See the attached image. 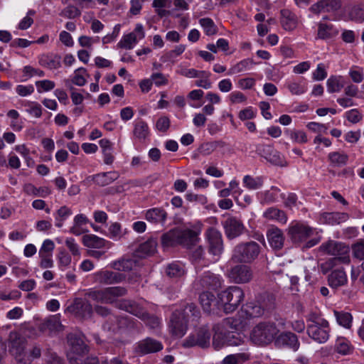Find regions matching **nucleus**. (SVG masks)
<instances>
[{
	"instance_id": "obj_45",
	"label": "nucleus",
	"mask_w": 364,
	"mask_h": 364,
	"mask_svg": "<svg viewBox=\"0 0 364 364\" xmlns=\"http://www.w3.org/2000/svg\"><path fill=\"white\" fill-rule=\"evenodd\" d=\"M25 192L28 195L46 198L51 193L50 189L47 186L36 187L32 183L27 184L24 188Z\"/></svg>"
},
{
	"instance_id": "obj_39",
	"label": "nucleus",
	"mask_w": 364,
	"mask_h": 364,
	"mask_svg": "<svg viewBox=\"0 0 364 364\" xmlns=\"http://www.w3.org/2000/svg\"><path fill=\"white\" fill-rule=\"evenodd\" d=\"M284 134L290 139L293 143L305 144L308 141L307 134L305 132L298 129H285Z\"/></svg>"
},
{
	"instance_id": "obj_64",
	"label": "nucleus",
	"mask_w": 364,
	"mask_h": 364,
	"mask_svg": "<svg viewBox=\"0 0 364 364\" xmlns=\"http://www.w3.org/2000/svg\"><path fill=\"white\" fill-rule=\"evenodd\" d=\"M23 76L26 78H31L34 75L44 77L45 72L38 68H34L31 65H26L23 68Z\"/></svg>"
},
{
	"instance_id": "obj_61",
	"label": "nucleus",
	"mask_w": 364,
	"mask_h": 364,
	"mask_svg": "<svg viewBox=\"0 0 364 364\" xmlns=\"http://www.w3.org/2000/svg\"><path fill=\"white\" fill-rule=\"evenodd\" d=\"M41 355V350L38 346H34L32 350L27 351L26 356L23 358V364H31L32 361L40 358Z\"/></svg>"
},
{
	"instance_id": "obj_10",
	"label": "nucleus",
	"mask_w": 364,
	"mask_h": 364,
	"mask_svg": "<svg viewBox=\"0 0 364 364\" xmlns=\"http://www.w3.org/2000/svg\"><path fill=\"white\" fill-rule=\"evenodd\" d=\"M306 331L314 341L318 343H324L329 338V323L323 319L320 323L315 322L314 324L308 325Z\"/></svg>"
},
{
	"instance_id": "obj_12",
	"label": "nucleus",
	"mask_w": 364,
	"mask_h": 364,
	"mask_svg": "<svg viewBox=\"0 0 364 364\" xmlns=\"http://www.w3.org/2000/svg\"><path fill=\"white\" fill-rule=\"evenodd\" d=\"M163 348L164 345L161 341L151 337H146L134 345V351L136 354L142 356L159 352Z\"/></svg>"
},
{
	"instance_id": "obj_4",
	"label": "nucleus",
	"mask_w": 364,
	"mask_h": 364,
	"mask_svg": "<svg viewBox=\"0 0 364 364\" xmlns=\"http://www.w3.org/2000/svg\"><path fill=\"white\" fill-rule=\"evenodd\" d=\"M279 332L274 322H260L256 325L250 333L251 341L257 346H267L275 338Z\"/></svg>"
},
{
	"instance_id": "obj_1",
	"label": "nucleus",
	"mask_w": 364,
	"mask_h": 364,
	"mask_svg": "<svg viewBox=\"0 0 364 364\" xmlns=\"http://www.w3.org/2000/svg\"><path fill=\"white\" fill-rule=\"evenodd\" d=\"M200 318V311L194 303H186L179 309H175L171 316L169 328L173 336L183 337L190 321L196 325Z\"/></svg>"
},
{
	"instance_id": "obj_36",
	"label": "nucleus",
	"mask_w": 364,
	"mask_h": 364,
	"mask_svg": "<svg viewBox=\"0 0 364 364\" xmlns=\"http://www.w3.org/2000/svg\"><path fill=\"white\" fill-rule=\"evenodd\" d=\"M215 333L213 337V346L215 350H220L225 346H228L226 341H228L227 330H222L219 331V325L216 324L213 326Z\"/></svg>"
},
{
	"instance_id": "obj_47",
	"label": "nucleus",
	"mask_w": 364,
	"mask_h": 364,
	"mask_svg": "<svg viewBox=\"0 0 364 364\" xmlns=\"http://www.w3.org/2000/svg\"><path fill=\"white\" fill-rule=\"evenodd\" d=\"M328 160L334 166L341 167L346 165L348 160L347 154L338 151H333L328 154Z\"/></svg>"
},
{
	"instance_id": "obj_40",
	"label": "nucleus",
	"mask_w": 364,
	"mask_h": 364,
	"mask_svg": "<svg viewBox=\"0 0 364 364\" xmlns=\"http://www.w3.org/2000/svg\"><path fill=\"white\" fill-rule=\"evenodd\" d=\"M73 214L72 210L66 206H61L58 210L53 213L55 223V225L57 228H62L64 222Z\"/></svg>"
},
{
	"instance_id": "obj_48",
	"label": "nucleus",
	"mask_w": 364,
	"mask_h": 364,
	"mask_svg": "<svg viewBox=\"0 0 364 364\" xmlns=\"http://www.w3.org/2000/svg\"><path fill=\"white\" fill-rule=\"evenodd\" d=\"M334 314L338 323L346 328H350L352 325L353 316L350 313L346 311H335Z\"/></svg>"
},
{
	"instance_id": "obj_54",
	"label": "nucleus",
	"mask_w": 364,
	"mask_h": 364,
	"mask_svg": "<svg viewBox=\"0 0 364 364\" xmlns=\"http://www.w3.org/2000/svg\"><path fill=\"white\" fill-rule=\"evenodd\" d=\"M349 15L352 20L362 22L364 21V2L355 5L350 11Z\"/></svg>"
},
{
	"instance_id": "obj_28",
	"label": "nucleus",
	"mask_w": 364,
	"mask_h": 364,
	"mask_svg": "<svg viewBox=\"0 0 364 364\" xmlns=\"http://www.w3.org/2000/svg\"><path fill=\"white\" fill-rule=\"evenodd\" d=\"M38 63L50 70L58 69L61 67V57L55 53H47L38 57Z\"/></svg>"
},
{
	"instance_id": "obj_22",
	"label": "nucleus",
	"mask_w": 364,
	"mask_h": 364,
	"mask_svg": "<svg viewBox=\"0 0 364 364\" xmlns=\"http://www.w3.org/2000/svg\"><path fill=\"white\" fill-rule=\"evenodd\" d=\"M341 7V0H320L313 4L310 10L314 14L338 11Z\"/></svg>"
},
{
	"instance_id": "obj_24",
	"label": "nucleus",
	"mask_w": 364,
	"mask_h": 364,
	"mask_svg": "<svg viewBox=\"0 0 364 364\" xmlns=\"http://www.w3.org/2000/svg\"><path fill=\"white\" fill-rule=\"evenodd\" d=\"M167 213L161 207L151 208L146 210L145 219L154 224L164 225L167 219Z\"/></svg>"
},
{
	"instance_id": "obj_11",
	"label": "nucleus",
	"mask_w": 364,
	"mask_h": 364,
	"mask_svg": "<svg viewBox=\"0 0 364 364\" xmlns=\"http://www.w3.org/2000/svg\"><path fill=\"white\" fill-rule=\"evenodd\" d=\"M274 346L277 348H284L296 352L300 348L298 336L291 331H283L276 336Z\"/></svg>"
},
{
	"instance_id": "obj_50",
	"label": "nucleus",
	"mask_w": 364,
	"mask_h": 364,
	"mask_svg": "<svg viewBox=\"0 0 364 364\" xmlns=\"http://www.w3.org/2000/svg\"><path fill=\"white\" fill-rule=\"evenodd\" d=\"M186 50L185 45H178L174 49L166 52L161 57V60L164 63L173 62L174 59L181 55Z\"/></svg>"
},
{
	"instance_id": "obj_62",
	"label": "nucleus",
	"mask_w": 364,
	"mask_h": 364,
	"mask_svg": "<svg viewBox=\"0 0 364 364\" xmlns=\"http://www.w3.org/2000/svg\"><path fill=\"white\" fill-rule=\"evenodd\" d=\"M35 14L36 11L34 10L29 9L27 12V15L20 21L18 28L21 30H26L31 27L33 23V19L31 16Z\"/></svg>"
},
{
	"instance_id": "obj_21",
	"label": "nucleus",
	"mask_w": 364,
	"mask_h": 364,
	"mask_svg": "<svg viewBox=\"0 0 364 364\" xmlns=\"http://www.w3.org/2000/svg\"><path fill=\"white\" fill-rule=\"evenodd\" d=\"M280 23L285 31H292L298 26L297 16L289 9H282L280 11Z\"/></svg>"
},
{
	"instance_id": "obj_32",
	"label": "nucleus",
	"mask_w": 364,
	"mask_h": 364,
	"mask_svg": "<svg viewBox=\"0 0 364 364\" xmlns=\"http://www.w3.org/2000/svg\"><path fill=\"white\" fill-rule=\"evenodd\" d=\"M82 240V244L89 248L100 249L106 247L107 245L110 244V242L92 234L83 235Z\"/></svg>"
},
{
	"instance_id": "obj_25",
	"label": "nucleus",
	"mask_w": 364,
	"mask_h": 364,
	"mask_svg": "<svg viewBox=\"0 0 364 364\" xmlns=\"http://www.w3.org/2000/svg\"><path fill=\"white\" fill-rule=\"evenodd\" d=\"M267 237L269 245L276 250H281L284 246V236L283 232L278 228H272L267 232Z\"/></svg>"
},
{
	"instance_id": "obj_58",
	"label": "nucleus",
	"mask_w": 364,
	"mask_h": 364,
	"mask_svg": "<svg viewBox=\"0 0 364 364\" xmlns=\"http://www.w3.org/2000/svg\"><path fill=\"white\" fill-rule=\"evenodd\" d=\"M280 189L277 186H272L270 190L265 191L263 194V200L267 203H274L277 200Z\"/></svg>"
},
{
	"instance_id": "obj_30",
	"label": "nucleus",
	"mask_w": 364,
	"mask_h": 364,
	"mask_svg": "<svg viewBox=\"0 0 364 364\" xmlns=\"http://www.w3.org/2000/svg\"><path fill=\"white\" fill-rule=\"evenodd\" d=\"M119 177L117 171H107L97 173L92 176L93 182L100 186H106L111 184Z\"/></svg>"
},
{
	"instance_id": "obj_59",
	"label": "nucleus",
	"mask_w": 364,
	"mask_h": 364,
	"mask_svg": "<svg viewBox=\"0 0 364 364\" xmlns=\"http://www.w3.org/2000/svg\"><path fill=\"white\" fill-rule=\"evenodd\" d=\"M182 75L190 78L201 77L209 78L211 73L205 70H198L194 68L187 69L182 72Z\"/></svg>"
},
{
	"instance_id": "obj_16",
	"label": "nucleus",
	"mask_w": 364,
	"mask_h": 364,
	"mask_svg": "<svg viewBox=\"0 0 364 364\" xmlns=\"http://www.w3.org/2000/svg\"><path fill=\"white\" fill-rule=\"evenodd\" d=\"M68 342L70 346V350L73 355L69 357L70 360L71 358H81L87 354L89 351L88 346L85 343L83 340L76 336L75 334H69L68 336Z\"/></svg>"
},
{
	"instance_id": "obj_13",
	"label": "nucleus",
	"mask_w": 364,
	"mask_h": 364,
	"mask_svg": "<svg viewBox=\"0 0 364 364\" xmlns=\"http://www.w3.org/2000/svg\"><path fill=\"white\" fill-rule=\"evenodd\" d=\"M200 305L203 311L208 314H218L221 311L220 299L215 297L210 291H204L199 296Z\"/></svg>"
},
{
	"instance_id": "obj_9",
	"label": "nucleus",
	"mask_w": 364,
	"mask_h": 364,
	"mask_svg": "<svg viewBox=\"0 0 364 364\" xmlns=\"http://www.w3.org/2000/svg\"><path fill=\"white\" fill-rule=\"evenodd\" d=\"M127 290L121 287H111L90 292V297L97 301L108 304L112 303L115 297L124 296Z\"/></svg>"
},
{
	"instance_id": "obj_26",
	"label": "nucleus",
	"mask_w": 364,
	"mask_h": 364,
	"mask_svg": "<svg viewBox=\"0 0 364 364\" xmlns=\"http://www.w3.org/2000/svg\"><path fill=\"white\" fill-rule=\"evenodd\" d=\"M161 245L164 249L180 245L179 229L173 228L161 236Z\"/></svg>"
},
{
	"instance_id": "obj_5",
	"label": "nucleus",
	"mask_w": 364,
	"mask_h": 364,
	"mask_svg": "<svg viewBox=\"0 0 364 364\" xmlns=\"http://www.w3.org/2000/svg\"><path fill=\"white\" fill-rule=\"evenodd\" d=\"M243 290L237 286H231L218 294L220 307L225 314L233 312L243 301Z\"/></svg>"
},
{
	"instance_id": "obj_51",
	"label": "nucleus",
	"mask_w": 364,
	"mask_h": 364,
	"mask_svg": "<svg viewBox=\"0 0 364 364\" xmlns=\"http://www.w3.org/2000/svg\"><path fill=\"white\" fill-rule=\"evenodd\" d=\"M136 41L137 40L135 33H129L122 36L121 40L118 42L117 46L120 48L130 50L133 48L134 44H135Z\"/></svg>"
},
{
	"instance_id": "obj_3",
	"label": "nucleus",
	"mask_w": 364,
	"mask_h": 364,
	"mask_svg": "<svg viewBox=\"0 0 364 364\" xmlns=\"http://www.w3.org/2000/svg\"><path fill=\"white\" fill-rule=\"evenodd\" d=\"M314 229L301 222L291 223L289 228V235L296 245H303L304 248H311L320 242V237L309 238L314 234Z\"/></svg>"
},
{
	"instance_id": "obj_38",
	"label": "nucleus",
	"mask_w": 364,
	"mask_h": 364,
	"mask_svg": "<svg viewBox=\"0 0 364 364\" xmlns=\"http://www.w3.org/2000/svg\"><path fill=\"white\" fill-rule=\"evenodd\" d=\"M166 274L170 278L179 279L185 274L184 266L178 261L173 262L167 265Z\"/></svg>"
},
{
	"instance_id": "obj_57",
	"label": "nucleus",
	"mask_w": 364,
	"mask_h": 364,
	"mask_svg": "<svg viewBox=\"0 0 364 364\" xmlns=\"http://www.w3.org/2000/svg\"><path fill=\"white\" fill-rule=\"evenodd\" d=\"M344 117L350 123L357 124L363 120V116L358 109L354 108L346 111Z\"/></svg>"
},
{
	"instance_id": "obj_56",
	"label": "nucleus",
	"mask_w": 364,
	"mask_h": 364,
	"mask_svg": "<svg viewBox=\"0 0 364 364\" xmlns=\"http://www.w3.org/2000/svg\"><path fill=\"white\" fill-rule=\"evenodd\" d=\"M86 83L87 80L82 74L80 73H74V76L73 77L71 81H70L69 80H66L65 81V85L66 87H68L70 90H75L72 84L81 87L84 86Z\"/></svg>"
},
{
	"instance_id": "obj_18",
	"label": "nucleus",
	"mask_w": 364,
	"mask_h": 364,
	"mask_svg": "<svg viewBox=\"0 0 364 364\" xmlns=\"http://www.w3.org/2000/svg\"><path fill=\"white\" fill-rule=\"evenodd\" d=\"M96 279L100 284H119L126 279V275L119 272L101 270L95 273Z\"/></svg>"
},
{
	"instance_id": "obj_34",
	"label": "nucleus",
	"mask_w": 364,
	"mask_h": 364,
	"mask_svg": "<svg viewBox=\"0 0 364 364\" xmlns=\"http://www.w3.org/2000/svg\"><path fill=\"white\" fill-rule=\"evenodd\" d=\"M354 350L353 346L350 341L345 337H338L334 345V350L341 355H347L353 353Z\"/></svg>"
},
{
	"instance_id": "obj_29",
	"label": "nucleus",
	"mask_w": 364,
	"mask_h": 364,
	"mask_svg": "<svg viewBox=\"0 0 364 364\" xmlns=\"http://www.w3.org/2000/svg\"><path fill=\"white\" fill-rule=\"evenodd\" d=\"M158 246V241L156 238H149L145 242L140 244L139 246L136 253L140 257H146L154 255L156 252Z\"/></svg>"
},
{
	"instance_id": "obj_60",
	"label": "nucleus",
	"mask_w": 364,
	"mask_h": 364,
	"mask_svg": "<svg viewBox=\"0 0 364 364\" xmlns=\"http://www.w3.org/2000/svg\"><path fill=\"white\" fill-rule=\"evenodd\" d=\"M171 120L168 116H161L156 120L155 128L160 132L166 133L170 128Z\"/></svg>"
},
{
	"instance_id": "obj_14",
	"label": "nucleus",
	"mask_w": 364,
	"mask_h": 364,
	"mask_svg": "<svg viewBox=\"0 0 364 364\" xmlns=\"http://www.w3.org/2000/svg\"><path fill=\"white\" fill-rule=\"evenodd\" d=\"M67 310L77 318L82 319L90 318L92 314V305L81 298L75 299Z\"/></svg>"
},
{
	"instance_id": "obj_49",
	"label": "nucleus",
	"mask_w": 364,
	"mask_h": 364,
	"mask_svg": "<svg viewBox=\"0 0 364 364\" xmlns=\"http://www.w3.org/2000/svg\"><path fill=\"white\" fill-rule=\"evenodd\" d=\"M250 355L245 353H240L236 354H230L225 356L223 361V364H242L245 361L249 360Z\"/></svg>"
},
{
	"instance_id": "obj_19",
	"label": "nucleus",
	"mask_w": 364,
	"mask_h": 364,
	"mask_svg": "<svg viewBox=\"0 0 364 364\" xmlns=\"http://www.w3.org/2000/svg\"><path fill=\"white\" fill-rule=\"evenodd\" d=\"M222 277L209 271L205 272L200 279V284L202 287L208 289V291H218L222 286Z\"/></svg>"
},
{
	"instance_id": "obj_33",
	"label": "nucleus",
	"mask_w": 364,
	"mask_h": 364,
	"mask_svg": "<svg viewBox=\"0 0 364 364\" xmlns=\"http://www.w3.org/2000/svg\"><path fill=\"white\" fill-rule=\"evenodd\" d=\"M241 312L246 318H252L261 316L264 310L255 302H247L242 306Z\"/></svg>"
},
{
	"instance_id": "obj_63",
	"label": "nucleus",
	"mask_w": 364,
	"mask_h": 364,
	"mask_svg": "<svg viewBox=\"0 0 364 364\" xmlns=\"http://www.w3.org/2000/svg\"><path fill=\"white\" fill-rule=\"evenodd\" d=\"M61 15L65 18L73 19L79 17L81 15V11L76 6L69 5L63 9Z\"/></svg>"
},
{
	"instance_id": "obj_31",
	"label": "nucleus",
	"mask_w": 364,
	"mask_h": 364,
	"mask_svg": "<svg viewBox=\"0 0 364 364\" xmlns=\"http://www.w3.org/2000/svg\"><path fill=\"white\" fill-rule=\"evenodd\" d=\"M344 248L345 246L343 243L333 240H328L321 245L319 251L328 255H337L341 252H344Z\"/></svg>"
},
{
	"instance_id": "obj_6",
	"label": "nucleus",
	"mask_w": 364,
	"mask_h": 364,
	"mask_svg": "<svg viewBox=\"0 0 364 364\" xmlns=\"http://www.w3.org/2000/svg\"><path fill=\"white\" fill-rule=\"evenodd\" d=\"M260 250L259 245L255 241L242 242L234 248L232 259L240 263H251L258 257Z\"/></svg>"
},
{
	"instance_id": "obj_52",
	"label": "nucleus",
	"mask_w": 364,
	"mask_h": 364,
	"mask_svg": "<svg viewBox=\"0 0 364 364\" xmlns=\"http://www.w3.org/2000/svg\"><path fill=\"white\" fill-rule=\"evenodd\" d=\"M57 259L58 267L61 271H64L71 263V256L65 249L60 250Z\"/></svg>"
},
{
	"instance_id": "obj_37",
	"label": "nucleus",
	"mask_w": 364,
	"mask_h": 364,
	"mask_svg": "<svg viewBox=\"0 0 364 364\" xmlns=\"http://www.w3.org/2000/svg\"><path fill=\"white\" fill-rule=\"evenodd\" d=\"M344 85V78L341 75H331L326 81L327 91L329 93L340 92Z\"/></svg>"
},
{
	"instance_id": "obj_43",
	"label": "nucleus",
	"mask_w": 364,
	"mask_h": 364,
	"mask_svg": "<svg viewBox=\"0 0 364 364\" xmlns=\"http://www.w3.org/2000/svg\"><path fill=\"white\" fill-rule=\"evenodd\" d=\"M264 178L262 176L253 177L250 175H245L242 179L243 186L249 190H257L263 186Z\"/></svg>"
},
{
	"instance_id": "obj_7",
	"label": "nucleus",
	"mask_w": 364,
	"mask_h": 364,
	"mask_svg": "<svg viewBox=\"0 0 364 364\" xmlns=\"http://www.w3.org/2000/svg\"><path fill=\"white\" fill-rule=\"evenodd\" d=\"M211 333L208 326H202L194 333H191L183 342L184 348L198 346L201 348L210 346Z\"/></svg>"
},
{
	"instance_id": "obj_2",
	"label": "nucleus",
	"mask_w": 364,
	"mask_h": 364,
	"mask_svg": "<svg viewBox=\"0 0 364 364\" xmlns=\"http://www.w3.org/2000/svg\"><path fill=\"white\" fill-rule=\"evenodd\" d=\"M350 259L348 255L333 257L320 264V269L323 274L331 272L328 277V284L330 287L337 289L347 283V275L341 264H348Z\"/></svg>"
},
{
	"instance_id": "obj_55",
	"label": "nucleus",
	"mask_w": 364,
	"mask_h": 364,
	"mask_svg": "<svg viewBox=\"0 0 364 364\" xmlns=\"http://www.w3.org/2000/svg\"><path fill=\"white\" fill-rule=\"evenodd\" d=\"M141 317L146 325L152 329L156 328L161 323V319L158 316L147 312L142 313Z\"/></svg>"
},
{
	"instance_id": "obj_46",
	"label": "nucleus",
	"mask_w": 364,
	"mask_h": 364,
	"mask_svg": "<svg viewBox=\"0 0 364 364\" xmlns=\"http://www.w3.org/2000/svg\"><path fill=\"white\" fill-rule=\"evenodd\" d=\"M199 23L202 27L203 32L208 36L215 35L218 32L217 26L210 18H202L199 19Z\"/></svg>"
},
{
	"instance_id": "obj_17",
	"label": "nucleus",
	"mask_w": 364,
	"mask_h": 364,
	"mask_svg": "<svg viewBox=\"0 0 364 364\" xmlns=\"http://www.w3.org/2000/svg\"><path fill=\"white\" fill-rule=\"evenodd\" d=\"M228 276L235 283H246L251 279L252 273L249 267L237 264L230 270Z\"/></svg>"
},
{
	"instance_id": "obj_41",
	"label": "nucleus",
	"mask_w": 364,
	"mask_h": 364,
	"mask_svg": "<svg viewBox=\"0 0 364 364\" xmlns=\"http://www.w3.org/2000/svg\"><path fill=\"white\" fill-rule=\"evenodd\" d=\"M257 63H255L252 58H248L243 59L232 66L228 74L232 75L250 70Z\"/></svg>"
},
{
	"instance_id": "obj_44",
	"label": "nucleus",
	"mask_w": 364,
	"mask_h": 364,
	"mask_svg": "<svg viewBox=\"0 0 364 364\" xmlns=\"http://www.w3.org/2000/svg\"><path fill=\"white\" fill-rule=\"evenodd\" d=\"M119 328L133 329L136 327L138 321L129 315H119L114 317Z\"/></svg>"
},
{
	"instance_id": "obj_53",
	"label": "nucleus",
	"mask_w": 364,
	"mask_h": 364,
	"mask_svg": "<svg viewBox=\"0 0 364 364\" xmlns=\"http://www.w3.org/2000/svg\"><path fill=\"white\" fill-rule=\"evenodd\" d=\"M287 88L292 95H301L307 91L305 82H291L288 83Z\"/></svg>"
},
{
	"instance_id": "obj_35",
	"label": "nucleus",
	"mask_w": 364,
	"mask_h": 364,
	"mask_svg": "<svg viewBox=\"0 0 364 364\" xmlns=\"http://www.w3.org/2000/svg\"><path fill=\"white\" fill-rule=\"evenodd\" d=\"M338 33V31L332 23H319L318 25V38L330 39Z\"/></svg>"
},
{
	"instance_id": "obj_23",
	"label": "nucleus",
	"mask_w": 364,
	"mask_h": 364,
	"mask_svg": "<svg viewBox=\"0 0 364 364\" xmlns=\"http://www.w3.org/2000/svg\"><path fill=\"white\" fill-rule=\"evenodd\" d=\"M349 218L346 213L323 212L320 215L321 223L326 225H335L346 222Z\"/></svg>"
},
{
	"instance_id": "obj_27",
	"label": "nucleus",
	"mask_w": 364,
	"mask_h": 364,
	"mask_svg": "<svg viewBox=\"0 0 364 364\" xmlns=\"http://www.w3.org/2000/svg\"><path fill=\"white\" fill-rule=\"evenodd\" d=\"M134 136L139 141H144L150 136V129L148 123L141 118H137L133 122Z\"/></svg>"
},
{
	"instance_id": "obj_8",
	"label": "nucleus",
	"mask_w": 364,
	"mask_h": 364,
	"mask_svg": "<svg viewBox=\"0 0 364 364\" xmlns=\"http://www.w3.org/2000/svg\"><path fill=\"white\" fill-rule=\"evenodd\" d=\"M205 235L208 243V252L213 256V260L216 262L223 252L222 234L214 228H208Z\"/></svg>"
},
{
	"instance_id": "obj_20",
	"label": "nucleus",
	"mask_w": 364,
	"mask_h": 364,
	"mask_svg": "<svg viewBox=\"0 0 364 364\" xmlns=\"http://www.w3.org/2000/svg\"><path fill=\"white\" fill-rule=\"evenodd\" d=\"M27 342L24 338H16L10 344V353L15 357L18 364H23V358L26 356Z\"/></svg>"
},
{
	"instance_id": "obj_42",
	"label": "nucleus",
	"mask_w": 364,
	"mask_h": 364,
	"mask_svg": "<svg viewBox=\"0 0 364 364\" xmlns=\"http://www.w3.org/2000/svg\"><path fill=\"white\" fill-rule=\"evenodd\" d=\"M198 232L191 229L179 230L180 245H193L198 240Z\"/></svg>"
},
{
	"instance_id": "obj_15",
	"label": "nucleus",
	"mask_w": 364,
	"mask_h": 364,
	"mask_svg": "<svg viewBox=\"0 0 364 364\" xmlns=\"http://www.w3.org/2000/svg\"><path fill=\"white\" fill-rule=\"evenodd\" d=\"M226 237L230 239H234L242 235L245 226L239 218L234 216H228L222 222Z\"/></svg>"
}]
</instances>
